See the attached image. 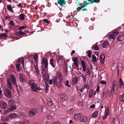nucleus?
Returning <instances> with one entry per match:
<instances>
[{
    "mask_svg": "<svg viewBox=\"0 0 124 124\" xmlns=\"http://www.w3.org/2000/svg\"><path fill=\"white\" fill-rule=\"evenodd\" d=\"M17 117V115L15 113H12L9 116V118L11 119H15Z\"/></svg>",
    "mask_w": 124,
    "mask_h": 124,
    "instance_id": "obj_10",
    "label": "nucleus"
},
{
    "mask_svg": "<svg viewBox=\"0 0 124 124\" xmlns=\"http://www.w3.org/2000/svg\"><path fill=\"white\" fill-rule=\"evenodd\" d=\"M34 68L35 69L36 73L38 74L39 73V71L38 69V65H36L34 66Z\"/></svg>",
    "mask_w": 124,
    "mask_h": 124,
    "instance_id": "obj_34",
    "label": "nucleus"
},
{
    "mask_svg": "<svg viewBox=\"0 0 124 124\" xmlns=\"http://www.w3.org/2000/svg\"><path fill=\"white\" fill-rule=\"evenodd\" d=\"M100 87L99 86H98L96 89V91L98 93H99L100 92Z\"/></svg>",
    "mask_w": 124,
    "mask_h": 124,
    "instance_id": "obj_54",
    "label": "nucleus"
},
{
    "mask_svg": "<svg viewBox=\"0 0 124 124\" xmlns=\"http://www.w3.org/2000/svg\"><path fill=\"white\" fill-rule=\"evenodd\" d=\"M107 115L104 114V115L102 116V118L104 120L106 119L107 118Z\"/></svg>",
    "mask_w": 124,
    "mask_h": 124,
    "instance_id": "obj_61",
    "label": "nucleus"
},
{
    "mask_svg": "<svg viewBox=\"0 0 124 124\" xmlns=\"http://www.w3.org/2000/svg\"><path fill=\"white\" fill-rule=\"evenodd\" d=\"M4 93L5 96L8 98H10L12 95L11 91L6 88L4 90Z\"/></svg>",
    "mask_w": 124,
    "mask_h": 124,
    "instance_id": "obj_3",
    "label": "nucleus"
},
{
    "mask_svg": "<svg viewBox=\"0 0 124 124\" xmlns=\"http://www.w3.org/2000/svg\"><path fill=\"white\" fill-rule=\"evenodd\" d=\"M119 85L120 88H123L124 87V85L123 84V82L121 78H119Z\"/></svg>",
    "mask_w": 124,
    "mask_h": 124,
    "instance_id": "obj_30",
    "label": "nucleus"
},
{
    "mask_svg": "<svg viewBox=\"0 0 124 124\" xmlns=\"http://www.w3.org/2000/svg\"><path fill=\"white\" fill-rule=\"evenodd\" d=\"M24 124L23 122H21L18 121V122H16L15 124Z\"/></svg>",
    "mask_w": 124,
    "mask_h": 124,
    "instance_id": "obj_59",
    "label": "nucleus"
},
{
    "mask_svg": "<svg viewBox=\"0 0 124 124\" xmlns=\"http://www.w3.org/2000/svg\"><path fill=\"white\" fill-rule=\"evenodd\" d=\"M25 28V27L24 26H22L21 27H19L18 28V29L19 30H21L22 31V30L24 29Z\"/></svg>",
    "mask_w": 124,
    "mask_h": 124,
    "instance_id": "obj_50",
    "label": "nucleus"
},
{
    "mask_svg": "<svg viewBox=\"0 0 124 124\" xmlns=\"http://www.w3.org/2000/svg\"><path fill=\"white\" fill-rule=\"evenodd\" d=\"M66 84L67 86H68L69 87H70V85H69V81L68 80H67L66 83Z\"/></svg>",
    "mask_w": 124,
    "mask_h": 124,
    "instance_id": "obj_57",
    "label": "nucleus"
},
{
    "mask_svg": "<svg viewBox=\"0 0 124 124\" xmlns=\"http://www.w3.org/2000/svg\"><path fill=\"white\" fill-rule=\"evenodd\" d=\"M103 46L104 48H108L109 46V45L108 42H106L103 43Z\"/></svg>",
    "mask_w": 124,
    "mask_h": 124,
    "instance_id": "obj_24",
    "label": "nucleus"
},
{
    "mask_svg": "<svg viewBox=\"0 0 124 124\" xmlns=\"http://www.w3.org/2000/svg\"><path fill=\"white\" fill-rule=\"evenodd\" d=\"M78 105L79 106H82L83 105V103L82 101H79L78 103Z\"/></svg>",
    "mask_w": 124,
    "mask_h": 124,
    "instance_id": "obj_51",
    "label": "nucleus"
},
{
    "mask_svg": "<svg viewBox=\"0 0 124 124\" xmlns=\"http://www.w3.org/2000/svg\"><path fill=\"white\" fill-rule=\"evenodd\" d=\"M87 75H90V71L88 69V70H87V71L86 73Z\"/></svg>",
    "mask_w": 124,
    "mask_h": 124,
    "instance_id": "obj_58",
    "label": "nucleus"
},
{
    "mask_svg": "<svg viewBox=\"0 0 124 124\" xmlns=\"http://www.w3.org/2000/svg\"><path fill=\"white\" fill-rule=\"evenodd\" d=\"M92 58L93 60V62H95L97 61L96 58L94 55H93L92 56Z\"/></svg>",
    "mask_w": 124,
    "mask_h": 124,
    "instance_id": "obj_39",
    "label": "nucleus"
},
{
    "mask_svg": "<svg viewBox=\"0 0 124 124\" xmlns=\"http://www.w3.org/2000/svg\"><path fill=\"white\" fill-rule=\"evenodd\" d=\"M93 89H91L89 92V97L90 98H92L93 94Z\"/></svg>",
    "mask_w": 124,
    "mask_h": 124,
    "instance_id": "obj_29",
    "label": "nucleus"
},
{
    "mask_svg": "<svg viewBox=\"0 0 124 124\" xmlns=\"http://www.w3.org/2000/svg\"><path fill=\"white\" fill-rule=\"evenodd\" d=\"M72 60L74 62L73 64H75L77 68H78L79 66V64L78 63V58L77 57L73 58L72 59Z\"/></svg>",
    "mask_w": 124,
    "mask_h": 124,
    "instance_id": "obj_8",
    "label": "nucleus"
},
{
    "mask_svg": "<svg viewBox=\"0 0 124 124\" xmlns=\"http://www.w3.org/2000/svg\"><path fill=\"white\" fill-rule=\"evenodd\" d=\"M100 83L102 85H106L107 83L104 80H102L101 81Z\"/></svg>",
    "mask_w": 124,
    "mask_h": 124,
    "instance_id": "obj_48",
    "label": "nucleus"
},
{
    "mask_svg": "<svg viewBox=\"0 0 124 124\" xmlns=\"http://www.w3.org/2000/svg\"><path fill=\"white\" fill-rule=\"evenodd\" d=\"M83 4L84 5V7H85L87 5L89 4V3H87L86 1H84Z\"/></svg>",
    "mask_w": 124,
    "mask_h": 124,
    "instance_id": "obj_49",
    "label": "nucleus"
},
{
    "mask_svg": "<svg viewBox=\"0 0 124 124\" xmlns=\"http://www.w3.org/2000/svg\"><path fill=\"white\" fill-rule=\"evenodd\" d=\"M60 99L61 101H64L67 99L68 97L67 94L65 93H63L60 95Z\"/></svg>",
    "mask_w": 124,
    "mask_h": 124,
    "instance_id": "obj_5",
    "label": "nucleus"
},
{
    "mask_svg": "<svg viewBox=\"0 0 124 124\" xmlns=\"http://www.w3.org/2000/svg\"><path fill=\"white\" fill-rule=\"evenodd\" d=\"M53 61L54 60L53 59H50V64L53 68H54L55 67V66L53 64Z\"/></svg>",
    "mask_w": 124,
    "mask_h": 124,
    "instance_id": "obj_36",
    "label": "nucleus"
},
{
    "mask_svg": "<svg viewBox=\"0 0 124 124\" xmlns=\"http://www.w3.org/2000/svg\"><path fill=\"white\" fill-rule=\"evenodd\" d=\"M28 84L31 86L32 91L36 92L37 90H41V88L38 87V84L35 83L34 80L33 79L30 80L28 81Z\"/></svg>",
    "mask_w": 124,
    "mask_h": 124,
    "instance_id": "obj_1",
    "label": "nucleus"
},
{
    "mask_svg": "<svg viewBox=\"0 0 124 124\" xmlns=\"http://www.w3.org/2000/svg\"><path fill=\"white\" fill-rule=\"evenodd\" d=\"M7 82L8 87L11 89L12 88V84L10 81V79H8L7 80Z\"/></svg>",
    "mask_w": 124,
    "mask_h": 124,
    "instance_id": "obj_20",
    "label": "nucleus"
},
{
    "mask_svg": "<svg viewBox=\"0 0 124 124\" xmlns=\"http://www.w3.org/2000/svg\"><path fill=\"white\" fill-rule=\"evenodd\" d=\"M105 56L104 54H101L100 56V61L101 63L103 64L104 63Z\"/></svg>",
    "mask_w": 124,
    "mask_h": 124,
    "instance_id": "obj_9",
    "label": "nucleus"
},
{
    "mask_svg": "<svg viewBox=\"0 0 124 124\" xmlns=\"http://www.w3.org/2000/svg\"><path fill=\"white\" fill-rule=\"evenodd\" d=\"M25 15L23 14H21L19 15L20 19L22 21H23L24 19V16Z\"/></svg>",
    "mask_w": 124,
    "mask_h": 124,
    "instance_id": "obj_31",
    "label": "nucleus"
},
{
    "mask_svg": "<svg viewBox=\"0 0 124 124\" xmlns=\"http://www.w3.org/2000/svg\"><path fill=\"white\" fill-rule=\"evenodd\" d=\"M10 77L11 78V81L14 84L16 85V78L13 75H11Z\"/></svg>",
    "mask_w": 124,
    "mask_h": 124,
    "instance_id": "obj_13",
    "label": "nucleus"
},
{
    "mask_svg": "<svg viewBox=\"0 0 124 124\" xmlns=\"http://www.w3.org/2000/svg\"><path fill=\"white\" fill-rule=\"evenodd\" d=\"M119 99L121 101L124 102V93H123L122 95H120L119 96Z\"/></svg>",
    "mask_w": 124,
    "mask_h": 124,
    "instance_id": "obj_27",
    "label": "nucleus"
},
{
    "mask_svg": "<svg viewBox=\"0 0 124 124\" xmlns=\"http://www.w3.org/2000/svg\"><path fill=\"white\" fill-rule=\"evenodd\" d=\"M103 97L104 98H106V91H104L103 93Z\"/></svg>",
    "mask_w": 124,
    "mask_h": 124,
    "instance_id": "obj_52",
    "label": "nucleus"
},
{
    "mask_svg": "<svg viewBox=\"0 0 124 124\" xmlns=\"http://www.w3.org/2000/svg\"><path fill=\"white\" fill-rule=\"evenodd\" d=\"M87 117L86 116H83L80 119V121L81 122H85L87 120Z\"/></svg>",
    "mask_w": 124,
    "mask_h": 124,
    "instance_id": "obj_18",
    "label": "nucleus"
},
{
    "mask_svg": "<svg viewBox=\"0 0 124 124\" xmlns=\"http://www.w3.org/2000/svg\"><path fill=\"white\" fill-rule=\"evenodd\" d=\"M78 82V77H74L72 79V83L74 84H77Z\"/></svg>",
    "mask_w": 124,
    "mask_h": 124,
    "instance_id": "obj_17",
    "label": "nucleus"
},
{
    "mask_svg": "<svg viewBox=\"0 0 124 124\" xmlns=\"http://www.w3.org/2000/svg\"><path fill=\"white\" fill-rule=\"evenodd\" d=\"M82 114L80 113H78L75 115L74 119L76 120H77L80 118Z\"/></svg>",
    "mask_w": 124,
    "mask_h": 124,
    "instance_id": "obj_15",
    "label": "nucleus"
},
{
    "mask_svg": "<svg viewBox=\"0 0 124 124\" xmlns=\"http://www.w3.org/2000/svg\"><path fill=\"white\" fill-rule=\"evenodd\" d=\"M24 60L23 59H22V62H21V63L22 64V65H23V68H24Z\"/></svg>",
    "mask_w": 124,
    "mask_h": 124,
    "instance_id": "obj_55",
    "label": "nucleus"
},
{
    "mask_svg": "<svg viewBox=\"0 0 124 124\" xmlns=\"http://www.w3.org/2000/svg\"><path fill=\"white\" fill-rule=\"evenodd\" d=\"M88 0L90 2V3L91 4L93 3H94V0Z\"/></svg>",
    "mask_w": 124,
    "mask_h": 124,
    "instance_id": "obj_63",
    "label": "nucleus"
},
{
    "mask_svg": "<svg viewBox=\"0 0 124 124\" xmlns=\"http://www.w3.org/2000/svg\"><path fill=\"white\" fill-rule=\"evenodd\" d=\"M16 106L15 105L11 106L9 109V111H12L16 109Z\"/></svg>",
    "mask_w": 124,
    "mask_h": 124,
    "instance_id": "obj_32",
    "label": "nucleus"
},
{
    "mask_svg": "<svg viewBox=\"0 0 124 124\" xmlns=\"http://www.w3.org/2000/svg\"><path fill=\"white\" fill-rule=\"evenodd\" d=\"M1 107L3 109L6 108L7 107V105L6 103L4 102H2V105Z\"/></svg>",
    "mask_w": 124,
    "mask_h": 124,
    "instance_id": "obj_28",
    "label": "nucleus"
},
{
    "mask_svg": "<svg viewBox=\"0 0 124 124\" xmlns=\"http://www.w3.org/2000/svg\"><path fill=\"white\" fill-rule=\"evenodd\" d=\"M37 110L36 109H33L31 110L29 113L30 116H34L37 113Z\"/></svg>",
    "mask_w": 124,
    "mask_h": 124,
    "instance_id": "obj_6",
    "label": "nucleus"
},
{
    "mask_svg": "<svg viewBox=\"0 0 124 124\" xmlns=\"http://www.w3.org/2000/svg\"><path fill=\"white\" fill-rule=\"evenodd\" d=\"M107 94L109 97H110L112 93L111 90H110L109 89H108L107 90Z\"/></svg>",
    "mask_w": 124,
    "mask_h": 124,
    "instance_id": "obj_33",
    "label": "nucleus"
},
{
    "mask_svg": "<svg viewBox=\"0 0 124 124\" xmlns=\"http://www.w3.org/2000/svg\"><path fill=\"white\" fill-rule=\"evenodd\" d=\"M109 109L108 108H106L105 109L104 114H105L106 115L108 116L109 115Z\"/></svg>",
    "mask_w": 124,
    "mask_h": 124,
    "instance_id": "obj_38",
    "label": "nucleus"
},
{
    "mask_svg": "<svg viewBox=\"0 0 124 124\" xmlns=\"http://www.w3.org/2000/svg\"><path fill=\"white\" fill-rule=\"evenodd\" d=\"M53 77L54 78L52 80L53 84L54 85H55L56 83V82L58 81L57 78L56 76H53Z\"/></svg>",
    "mask_w": 124,
    "mask_h": 124,
    "instance_id": "obj_25",
    "label": "nucleus"
},
{
    "mask_svg": "<svg viewBox=\"0 0 124 124\" xmlns=\"http://www.w3.org/2000/svg\"><path fill=\"white\" fill-rule=\"evenodd\" d=\"M43 21L46 23L48 24L49 23L48 20L46 19H44Z\"/></svg>",
    "mask_w": 124,
    "mask_h": 124,
    "instance_id": "obj_56",
    "label": "nucleus"
},
{
    "mask_svg": "<svg viewBox=\"0 0 124 124\" xmlns=\"http://www.w3.org/2000/svg\"><path fill=\"white\" fill-rule=\"evenodd\" d=\"M112 86L113 87L117 86V83L115 81H113L112 84Z\"/></svg>",
    "mask_w": 124,
    "mask_h": 124,
    "instance_id": "obj_41",
    "label": "nucleus"
},
{
    "mask_svg": "<svg viewBox=\"0 0 124 124\" xmlns=\"http://www.w3.org/2000/svg\"><path fill=\"white\" fill-rule=\"evenodd\" d=\"M19 75L20 80L22 82H25L26 80V78L25 75L22 73H20Z\"/></svg>",
    "mask_w": 124,
    "mask_h": 124,
    "instance_id": "obj_4",
    "label": "nucleus"
},
{
    "mask_svg": "<svg viewBox=\"0 0 124 124\" xmlns=\"http://www.w3.org/2000/svg\"><path fill=\"white\" fill-rule=\"evenodd\" d=\"M47 103L48 106H51L53 104L52 101L50 99H48L47 100Z\"/></svg>",
    "mask_w": 124,
    "mask_h": 124,
    "instance_id": "obj_16",
    "label": "nucleus"
},
{
    "mask_svg": "<svg viewBox=\"0 0 124 124\" xmlns=\"http://www.w3.org/2000/svg\"><path fill=\"white\" fill-rule=\"evenodd\" d=\"M95 106L94 104H92L90 106V108H95Z\"/></svg>",
    "mask_w": 124,
    "mask_h": 124,
    "instance_id": "obj_62",
    "label": "nucleus"
},
{
    "mask_svg": "<svg viewBox=\"0 0 124 124\" xmlns=\"http://www.w3.org/2000/svg\"><path fill=\"white\" fill-rule=\"evenodd\" d=\"M7 34L6 33L1 34H0V37L2 38L5 37L7 36Z\"/></svg>",
    "mask_w": 124,
    "mask_h": 124,
    "instance_id": "obj_40",
    "label": "nucleus"
},
{
    "mask_svg": "<svg viewBox=\"0 0 124 124\" xmlns=\"http://www.w3.org/2000/svg\"><path fill=\"white\" fill-rule=\"evenodd\" d=\"M118 33L117 31H115L110 34L109 39L112 41H113L115 38L116 36L118 34Z\"/></svg>",
    "mask_w": 124,
    "mask_h": 124,
    "instance_id": "obj_2",
    "label": "nucleus"
},
{
    "mask_svg": "<svg viewBox=\"0 0 124 124\" xmlns=\"http://www.w3.org/2000/svg\"><path fill=\"white\" fill-rule=\"evenodd\" d=\"M7 8L10 12H13L14 11L13 10V8L10 5H7Z\"/></svg>",
    "mask_w": 124,
    "mask_h": 124,
    "instance_id": "obj_23",
    "label": "nucleus"
},
{
    "mask_svg": "<svg viewBox=\"0 0 124 124\" xmlns=\"http://www.w3.org/2000/svg\"><path fill=\"white\" fill-rule=\"evenodd\" d=\"M63 59V57L62 56H59L58 57V59L59 60H61V61H62Z\"/></svg>",
    "mask_w": 124,
    "mask_h": 124,
    "instance_id": "obj_64",
    "label": "nucleus"
},
{
    "mask_svg": "<svg viewBox=\"0 0 124 124\" xmlns=\"http://www.w3.org/2000/svg\"><path fill=\"white\" fill-rule=\"evenodd\" d=\"M98 112L97 111H95L93 113L92 115V116L93 117L96 118L98 115Z\"/></svg>",
    "mask_w": 124,
    "mask_h": 124,
    "instance_id": "obj_26",
    "label": "nucleus"
},
{
    "mask_svg": "<svg viewBox=\"0 0 124 124\" xmlns=\"http://www.w3.org/2000/svg\"><path fill=\"white\" fill-rule=\"evenodd\" d=\"M42 62L43 64H44V62L45 68L46 69H47L48 65L47 60L46 59H45L44 58H43Z\"/></svg>",
    "mask_w": 124,
    "mask_h": 124,
    "instance_id": "obj_11",
    "label": "nucleus"
},
{
    "mask_svg": "<svg viewBox=\"0 0 124 124\" xmlns=\"http://www.w3.org/2000/svg\"><path fill=\"white\" fill-rule=\"evenodd\" d=\"M52 117L50 115H48L47 117L46 118V119L47 120H50L51 119Z\"/></svg>",
    "mask_w": 124,
    "mask_h": 124,
    "instance_id": "obj_45",
    "label": "nucleus"
},
{
    "mask_svg": "<svg viewBox=\"0 0 124 124\" xmlns=\"http://www.w3.org/2000/svg\"><path fill=\"white\" fill-rule=\"evenodd\" d=\"M86 87V85H85L84 87L81 88L80 90V91L82 92H83L84 90L85 89Z\"/></svg>",
    "mask_w": 124,
    "mask_h": 124,
    "instance_id": "obj_46",
    "label": "nucleus"
},
{
    "mask_svg": "<svg viewBox=\"0 0 124 124\" xmlns=\"http://www.w3.org/2000/svg\"><path fill=\"white\" fill-rule=\"evenodd\" d=\"M124 39V35L122 34L118 36L117 38L118 41H121L123 40Z\"/></svg>",
    "mask_w": 124,
    "mask_h": 124,
    "instance_id": "obj_21",
    "label": "nucleus"
},
{
    "mask_svg": "<svg viewBox=\"0 0 124 124\" xmlns=\"http://www.w3.org/2000/svg\"><path fill=\"white\" fill-rule=\"evenodd\" d=\"M91 54L92 53L91 51H88L87 55L88 57L89 58H90L91 57Z\"/></svg>",
    "mask_w": 124,
    "mask_h": 124,
    "instance_id": "obj_44",
    "label": "nucleus"
},
{
    "mask_svg": "<svg viewBox=\"0 0 124 124\" xmlns=\"http://www.w3.org/2000/svg\"><path fill=\"white\" fill-rule=\"evenodd\" d=\"M57 3L61 6H63L65 4L66 2L64 0H58Z\"/></svg>",
    "mask_w": 124,
    "mask_h": 124,
    "instance_id": "obj_12",
    "label": "nucleus"
},
{
    "mask_svg": "<svg viewBox=\"0 0 124 124\" xmlns=\"http://www.w3.org/2000/svg\"><path fill=\"white\" fill-rule=\"evenodd\" d=\"M61 81L59 80L57 81L56 83V86L59 88H61L62 86V83Z\"/></svg>",
    "mask_w": 124,
    "mask_h": 124,
    "instance_id": "obj_14",
    "label": "nucleus"
},
{
    "mask_svg": "<svg viewBox=\"0 0 124 124\" xmlns=\"http://www.w3.org/2000/svg\"><path fill=\"white\" fill-rule=\"evenodd\" d=\"M9 110H4L3 112V114L4 115H6L8 114L9 112Z\"/></svg>",
    "mask_w": 124,
    "mask_h": 124,
    "instance_id": "obj_43",
    "label": "nucleus"
},
{
    "mask_svg": "<svg viewBox=\"0 0 124 124\" xmlns=\"http://www.w3.org/2000/svg\"><path fill=\"white\" fill-rule=\"evenodd\" d=\"M97 43H96L94 45V46H92V48H94L95 50H99V48L98 46H97Z\"/></svg>",
    "mask_w": 124,
    "mask_h": 124,
    "instance_id": "obj_37",
    "label": "nucleus"
},
{
    "mask_svg": "<svg viewBox=\"0 0 124 124\" xmlns=\"http://www.w3.org/2000/svg\"><path fill=\"white\" fill-rule=\"evenodd\" d=\"M56 77L60 80H63L62 75L61 73L59 71L57 72Z\"/></svg>",
    "mask_w": 124,
    "mask_h": 124,
    "instance_id": "obj_7",
    "label": "nucleus"
},
{
    "mask_svg": "<svg viewBox=\"0 0 124 124\" xmlns=\"http://www.w3.org/2000/svg\"><path fill=\"white\" fill-rule=\"evenodd\" d=\"M19 33L20 34V35H24V34H26V33L25 32H23L21 30L19 31Z\"/></svg>",
    "mask_w": 124,
    "mask_h": 124,
    "instance_id": "obj_60",
    "label": "nucleus"
},
{
    "mask_svg": "<svg viewBox=\"0 0 124 124\" xmlns=\"http://www.w3.org/2000/svg\"><path fill=\"white\" fill-rule=\"evenodd\" d=\"M78 4H79V7L77 8V11L78 12L82 8L85 7L84 6L82 5V3H80V2H79Z\"/></svg>",
    "mask_w": 124,
    "mask_h": 124,
    "instance_id": "obj_19",
    "label": "nucleus"
},
{
    "mask_svg": "<svg viewBox=\"0 0 124 124\" xmlns=\"http://www.w3.org/2000/svg\"><path fill=\"white\" fill-rule=\"evenodd\" d=\"M10 24L11 25L13 26H14L15 25V23L13 21H11L10 22Z\"/></svg>",
    "mask_w": 124,
    "mask_h": 124,
    "instance_id": "obj_53",
    "label": "nucleus"
},
{
    "mask_svg": "<svg viewBox=\"0 0 124 124\" xmlns=\"http://www.w3.org/2000/svg\"><path fill=\"white\" fill-rule=\"evenodd\" d=\"M117 89V86L115 87H112L113 90L114 92V94H116V93H115V91Z\"/></svg>",
    "mask_w": 124,
    "mask_h": 124,
    "instance_id": "obj_47",
    "label": "nucleus"
},
{
    "mask_svg": "<svg viewBox=\"0 0 124 124\" xmlns=\"http://www.w3.org/2000/svg\"><path fill=\"white\" fill-rule=\"evenodd\" d=\"M81 62L83 68V70L84 71H85L86 70V65L85 61L84 60H82Z\"/></svg>",
    "mask_w": 124,
    "mask_h": 124,
    "instance_id": "obj_22",
    "label": "nucleus"
},
{
    "mask_svg": "<svg viewBox=\"0 0 124 124\" xmlns=\"http://www.w3.org/2000/svg\"><path fill=\"white\" fill-rule=\"evenodd\" d=\"M20 65L19 63H17L16 65V68L18 71H19L20 70Z\"/></svg>",
    "mask_w": 124,
    "mask_h": 124,
    "instance_id": "obj_42",
    "label": "nucleus"
},
{
    "mask_svg": "<svg viewBox=\"0 0 124 124\" xmlns=\"http://www.w3.org/2000/svg\"><path fill=\"white\" fill-rule=\"evenodd\" d=\"M74 109L73 108L70 109L69 110H67V112L69 114H72L74 113Z\"/></svg>",
    "mask_w": 124,
    "mask_h": 124,
    "instance_id": "obj_35",
    "label": "nucleus"
}]
</instances>
